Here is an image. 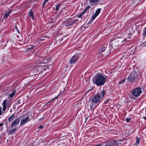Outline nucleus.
I'll return each mask as SVG.
<instances>
[{
  "label": "nucleus",
  "instance_id": "obj_1",
  "mask_svg": "<svg viewBox=\"0 0 146 146\" xmlns=\"http://www.w3.org/2000/svg\"><path fill=\"white\" fill-rule=\"evenodd\" d=\"M106 80V78L100 73H97L92 79L94 83L99 87H101L104 85L105 83Z\"/></svg>",
  "mask_w": 146,
  "mask_h": 146
},
{
  "label": "nucleus",
  "instance_id": "obj_2",
  "mask_svg": "<svg viewBox=\"0 0 146 146\" xmlns=\"http://www.w3.org/2000/svg\"><path fill=\"white\" fill-rule=\"evenodd\" d=\"M105 93V90H103L101 92H97L95 95H94L93 97L90 99L89 101L90 103L96 104L99 102L101 99L104 97Z\"/></svg>",
  "mask_w": 146,
  "mask_h": 146
},
{
  "label": "nucleus",
  "instance_id": "obj_3",
  "mask_svg": "<svg viewBox=\"0 0 146 146\" xmlns=\"http://www.w3.org/2000/svg\"><path fill=\"white\" fill-rule=\"evenodd\" d=\"M12 104V100L11 99H9V97H8L7 99H5L3 102L2 105L3 106L2 109L3 113H4L7 108H9L11 105Z\"/></svg>",
  "mask_w": 146,
  "mask_h": 146
},
{
  "label": "nucleus",
  "instance_id": "obj_4",
  "mask_svg": "<svg viewBox=\"0 0 146 146\" xmlns=\"http://www.w3.org/2000/svg\"><path fill=\"white\" fill-rule=\"evenodd\" d=\"M139 74V72H132L130 74L128 77V79L129 82L133 83L137 79L138 76Z\"/></svg>",
  "mask_w": 146,
  "mask_h": 146
},
{
  "label": "nucleus",
  "instance_id": "obj_5",
  "mask_svg": "<svg viewBox=\"0 0 146 146\" xmlns=\"http://www.w3.org/2000/svg\"><path fill=\"white\" fill-rule=\"evenodd\" d=\"M81 54L79 53H76L75 54L70 60L69 61L70 64H75L76 62L81 57Z\"/></svg>",
  "mask_w": 146,
  "mask_h": 146
},
{
  "label": "nucleus",
  "instance_id": "obj_6",
  "mask_svg": "<svg viewBox=\"0 0 146 146\" xmlns=\"http://www.w3.org/2000/svg\"><path fill=\"white\" fill-rule=\"evenodd\" d=\"M131 93L132 95L137 97L140 96L142 93V90L140 88L137 87L135 89L132 90Z\"/></svg>",
  "mask_w": 146,
  "mask_h": 146
},
{
  "label": "nucleus",
  "instance_id": "obj_7",
  "mask_svg": "<svg viewBox=\"0 0 146 146\" xmlns=\"http://www.w3.org/2000/svg\"><path fill=\"white\" fill-rule=\"evenodd\" d=\"M20 121V117H18L15 119L12 122L11 126V128H13L14 127L17 125L19 123Z\"/></svg>",
  "mask_w": 146,
  "mask_h": 146
},
{
  "label": "nucleus",
  "instance_id": "obj_8",
  "mask_svg": "<svg viewBox=\"0 0 146 146\" xmlns=\"http://www.w3.org/2000/svg\"><path fill=\"white\" fill-rule=\"evenodd\" d=\"M78 21V19H75L73 20H71L68 21L65 23L66 26V27H67L68 26L72 25L76 23Z\"/></svg>",
  "mask_w": 146,
  "mask_h": 146
},
{
  "label": "nucleus",
  "instance_id": "obj_9",
  "mask_svg": "<svg viewBox=\"0 0 146 146\" xmlns=\"http://www.w3.org/2000/svg\"><path fill=\"white\" fill-rule=\"evenodd\" d=\"M29 117H27L26 118L21 119L20 122V125L21 126H23L27 123L28 121H29Z\"/></svg>",
  "mask_w": 146,
  "mask_h": 146
},
{
  "label": "nucleus",
  "instance_id": "obj_10",
  "mask_svg": "<svg viewBox=\"0 0 146 146\" xmlns=\"http://www.w3.org/2000/svg\"><path fill=\"white\" fill-rule=\"evenodd\" d=\"M99 0H88L89 4L93 6L98 4Z\"/></svg>",
  "mask_w": 146,
  "mask_h": 146
},
{
  "label": "nucleus",
  "instance_id": "obj_11",
  "mask_svg": "<svg viewBox=\"0 0 146 146\" xmlns=\"http://www.w3.org/2000/svg\"><path fill=\"white\" fill-rule=\"evenodd\" d=\"M28 16L31 17L33 20H34V14L32 9H30L29 11Z\"/></svg>",
  "mask_w": 146,
  "mask_h": 146
},
{
  "label": "nucleus",
  "instance_id": "obj_12",
  "mask_svg": "<svg viewBox=\"0 0 146 146\" xmlns=\"http://www.w3.org/2000/svg\"><path fill=\"white\" fill-rule=\"evenodd\" d=\"M106 48V45L103 46L101 47L98 49V54H100L101 52H103L105 50Z\"/></svg>",
  "mask_w": 146,
  "mask_h": 146
},
{
  "label": "nucleus",
  "instance_id": "obj_13",
  "mask_svg": "<svg viewBox=\"0 0 146 146\" xmlns=\"http://www.w3.org/2000/svg\"><path fill=\"white\" fill-rule=\"evenodd\" d=\"M15 115L14 113H13L8 118L9 122L10 123L12 121L15 119Z\"/></svg>",
  "mask_w": 146,
  "mask_h": 146
},
{
  "label": "nucleus",
  "instance_id": "obj_14",
  "mask_svg": "<svg viewBox=\"0 0 146 146\" xmlns=\"http://www.w3.org/2000/svg\"><path fill=\"white\" fill-rule=\"evenodd\" d=\"M96 104L94 103H91L90 106V109L91 111H93L96 108Z\"/></svg>",
  "mask_w": 146,
  "mask_h": 146
},
{
  "label": "nucleus",
  "instance_id": "obj_15",
  "mask_svg": "<svg viewBox=\"0 0 146 146\" xmlns=\"http://www.w3.org/2000/svg\"><path fill=\"white\" fill-rule=\"evenodd\" d=\"M17 130V129L16 128H13L9 131V134L11 135L14 134L15 132Z\"/></svg>",
  "mask_w": 146,
  "mask_h": 146
},
{
  "label": "nucleus",
  "instance_id": "obj_16",
  "mask_svg": "<svg viewBox=\"0 0 146 146\" xmlns=\"http://www.w3.org/2000/svg\"><path fill=\"white\" fill-rule=\"evenodd\" d=\"M16 91H13L11 94H10L8 97H9V99H11L15 95Z\"/></svg>",
  "mask_w": 146,
  "mask_h": 146
},
{
  "label": "nucleus",
  "instance_id": "obj_17",
  "mask_svg": "<svg viewBox=\"0 0 146 146\" xmlns=\"http://www.w3.org/2000/svg\"><path fill=\"white\" fill-rule=\"evenodd\" d=\"M10 11H9V12H6L4 16V18L5 19H7L9 16L10 15Z\"/></svg>",
  "mask_w": 146,
  "mask_h": 146
},
{
  "label": "nucleus",
  "instance_id": "obj_18",
  "mask_svg": "<svg viewBox=\"0 0 146 146\" xmlns=\"http://www.w3.org/2000/svg\"><path fill=\"white\" fill-rule=\"evenodd\" d=\"M142 36L144 37H146V26L143 29Z\"/></svg>",
  "mask_w": 146,
  "mask_h": 146
},
{
  "label": "nucleus",
  "instance_id": "obj_19",
  "mask_svg": "<svg viewBox=\"0 0 146 146\" xmlns=\"http://www.w3.org/2000/svg\"><path fill=\"white\" fill-rule=\"evenodd\" d=\"M119 46L118 43L117 42H114L112 44V46L113 47L115 46V47H117Z\"/></svg>",
  "mask_w": 146,
  "mask_h": 146
},
{
  "label": "nucleus",
  "instance_id": "obj_20",
  "mask_svg": "<svg viewBox=\"0 0 146 146\" xmlns=\"http://www.w3.org/2000/svg\"><path fill=\"white\" fill-rule=\"evenodd\" d=\"M101 8L98 9L96 11L95 13L94 14L96 15V16H98L101 11Z\"/></svg>",
  "mask_w": 146,
  "mask_h": 146
},
{
  "label": "nucleus",
  "instance_id": "obj_21",
  "mask_svg": "<svg viewBox=\"0 0 146 146\" xmlns=\"http://www.w3.org/2000/svg\"><path fill=\"white\" fill-rule=\"evenodd\" d=\"M60 6V4H58L56 6L55 10L56 12H57L58 11Z\"/></svg>",
  "mask_w": 146,
  "mask_h": 146
},
{
  "label": "nucleus",
  "instance_id": "obj_22",
  "mask_svg": "<svg viewBox=\"0 0 146 146\" xmlns=\"http://www.w3.org/2000/svg\"><path fill=\"white\" fill-rule=\"evenodd\" d=\"M140 142V139L138 137H136V143L137 145Z\"/></svg>",
  "mask_w": 146,
  "mask_h": 146
},
{
  "label": "nucleus",
  "instance_id": "obj_23",
  "mask_svg": "<svg viewBox=\"0 0 146 146\" xmlns=\"http://www.w3.org/2000/svg\"><path fill=\"white\" fill-rule=\"evenodd\" d=\"M22 103L21 100H18L17 102L15 104H16L17 105H19Z\"/></svg>",
  "mask_w": 146,
  "mask_h": 146
},
{
  "label": "nucleus",
  "instance_id": "obj_24",
  "mask_svg": "<svg viewBox=\"0 0 146 146\" xmlns=\"http://www.w3.org/2000/svg\"><path fill=\"white\" fill-rule=\"evenodd\" d=\"M59 95H58V96H57L56 97H55L54 99H52V100H51V101H48V102H47V103H46V104H45L43 106V107H44L46 106V105L48 104L51 101H52V100H53L54 99H56L59 96Z\"/></svg>",
  "mask_w": 146,
  "mask_h": 146
},
{
  "label": "nucleus",
  "instance_id": "obj_25",
  "mask_svg": "<svg viewBox=\"0 0 146 146\" xmlns=\"http://www.w3.org/2000/svg\"><path fill=\"white\" fill-rule=\"evenodd\" d=\"M38 69V68H37L34 69L33 72H35V73H34V74H36L37 73L39 72V71H38H38L37 70Z\"/></svg>",
  "mask_w": 146,
  "mask_h": 146
},
{
  "label": "nucleus",
  "instance_id": "obj_26",
  "mask_svg": "<svg viewBox=\"0 0 146 146\" xmlns=\"http://www.w3.org/2000/svg\"><path fill=\"white\" fill-rule=\"evenodd\" d=\"M35 47V46L33 45H31L30 46V47L28 48H27V51L29 50H30L31 49H32L33 48Z\"/></svg>",
  "mask_w": 146,
  "mask_h": 146
},
{
  "label": "nucleus",
  "instance_id": "obj_27",
  "mask_svg": "<svg viewBox=\"0 0 146 146\" xmlns=\"http://www.w3.org/2000/svg\"><path fill=\"white\" fill-rule=\"evenodd\" d=\"M90 7V6L89 5L86 7L84 10L86 12V11L88 10Z\"/></svg>",
  "mask_w": 146,
  "mask_h": 146
},
{
  "label": "nucleus",
  "instance_id": "obj_28",
  "mask_svg": "<svg viewBox=\"0 0 146 146\" xmlns=\"http://www.w3.org/2000/svg\"><path fill=\"white\" fill-rule=\"evenodd\" d=\"M49 0H45L43 2L42 4V6L43 7L45 5L46 3Z\"/></svg>",
  "mask_w": 146,
  "mask_h": 146
},
{
  "label": "nucleus",
  "instance_id": "obj_29",
  "mask_svg": "<svg viewBox=\"0 0 146 146\" xmlns=\"http://www.w3.org/2000/svg\"><path fill=\"white\" fill-rule=\"evenodd\" d=\"M97 17V16H96L95 14H94V15L92 16L91 19L92 20V21L94 20Z\"/></svg>",
  "mask_w": 146,
  "mask_h": 146
},
{
  "label": "nucleus",
  "instance_id": "obj_30",
  "mask_svg": "<svg viewBox=\"0 0 146 146\" xmlns=\"http://www.w3.org/2000/svg\"><path fill=\"white\" fill-rule=\"evenodd\" d=\"M127 42V39L124 38V39L122 41V42L123 44H125Z\"/></svg>",
  "mask_w": 146,
  "mask_h": 146
},
{
  "label": "nucleus",
  "instance_id": "obj_31",
  "mask_svg": "<svg viewBox=\"0 0 146 146\" xmlns=\"http://www.w3.org/2000/svg\"><path fill=\"white\" fill-rule=\"evenodd\" d=\"M132 36V34L131 33H129L128 34V37L129 38H131V36Z\"/></svg>",
  "mask_w": 146,
  "mask_h": 146
},
{
  "label": "nucleus",
  "instance_id": "obj_32",
  "mask_svg": "<svg viewBox=\"0 0 146 146\" xmlns=\"http://www.w3.org/2000/svg\"><path fill=\"white\" fill-rule=\"evenodd\" d=\"M125 80H124V79L122 80H121L119 82V84H121L123 83V82H125Z\"/></svg>",
  "mask_w": 146,
  "mask_h": 146
},
{
  "label": "nucleus",
  "instance_id": "obj_33",
  "mask_svg": "<svg viewBox=\"0 0 146 146\" xmlns=\"http://www.w3.org/2000/svg\"><path fill=\"white\" fill-rule=\"evenodd\" d=\"M126 120L127 123H129L131 119L127 117L126 118Z\"/></svg>",
  "mask_w": 146,
  "mask_h": 146
},
{
  "label": "nucleus",
  "instance_id": "obj_34",
  "mask_svg": "<svg viewBox=\"0 0 146 146\" xmlns=\"http://www.w3.org/2000/svg\"><path fill=\"white\" fill-rule=\"evenodd\" d=\"M110 100V98H109V99H108L107 100H106L105 102V103H106V104H107L109 102Z\"/></svg>",
  "mask_w": 146,
  "mask_h": 146
},
{
  "label": "nucleus",
  "instance_id": "obj_35",
  "mask_svg": "<svg viewBox=\"0 0 146 146\" xmlns=\"http://www.w3.org/2000/svg\"><path fill=\"white\" fill-rule=\"evenodd\" d=\"M86 13V12L84 10L80 14H81V15L82 16L85 13Z\"/></svg>",
  "mask_w": 146,
  "mask_h": 146
},
{
  "label": "nucleus",
  "instance_id": "obj_36",
  "mask_svg": "<svg viewBox=\"0 0 146 146\" xmlns=\"http://www.w3.org/2000/svg\"><path fill=\"white\" fill-rule=\"evenodd\" d=\"M1 109L2 108L1 107H0V115H1L2 114Z\"/></svg>",
  "mask_w": 146,
  "mask_h": 146
},
{
  "label": "nucleus",
  "instance_id": "obj_37",
  "mask_svg": "<svg viewBox=\"0 0 146 146\" xmlns=\"http://www.w3.org/2000/svg\"><path fill=\"white\" fill-rule=\"evenodd\" d=\"M92 90V89H90V90L87 91V92H86V94H87V93H88L90 91H91V90Z\"/></svg>",
  "mask_w": 146,
  "mask_h": 146
},
{
  "label": "nucleus",
  "instance_id": "obj_38",
  "mask_svg": "<svg viewBox=\"0 0 146 146\" xmlns=\"http://www.w3.org/2000/svg\"><path fill=\"white\" fill-rule=\"evenodd\" d=\"M40 129H42L43 128V126L42 125H40L39 127Z\"/></svg>",
  "mask_w": 146,
  "mask_h": 146
},
{
  "label": "nucleus",
  "instance_id": "obj_39",
  "mask_svg": "<svg viewBox=\"0 0 146 146\" xmlns=\"http://www.w3.org/2000/svg\"><path fill=\"white\" fill-rule=\"evenodd\" d=\"M82 16L81 15V14H80L78 16V18L80 17H82Z\"/></svg>",
  "mask_w": 146,
  "mask_h": 146
},
{
  "label": "nucleus",
  "instance_id": "obj_40",
  "mask_svg": "<svg viewBox=\"0 0 146 146\" xmlns=\"http://www.w3.org/2000/svg\"><path fill=\"white\" fill-rule=\"evenodd\" d=\"M3 123H0V127L1 126H3Z\"/></svg>",
  "mask_w": 146,
  "mask_h": 146
},
{
  "label": "nucleus",
  "instance_id": "obj_41",
  "mask_svg": "<svg viewBox=\"0 0 146 146\" xmlns=\"http://www.w3.org/2000/svg\"><path fill=\"white\" fill-rule=\"evenodd\" d=\"M143 119L146 121V117L144 116L143 117Z\"/></svg>",
  "mask_w": 146,
  "mask_h": 146
},
{
  "label": "nucleus",
  "instance_id": "obj_42",
  "mask_svg": "<svg viewBox=\"0 0 146 146\" xmlns=\"http://www.w3.org/2000/svg\"><path fill=\"white\" fill-rule=\"evenodd\" d=\"M88 117L86 118V120L87 119H88Z\"/></svg>",
  "mask_w": 146,
  "mask_h": 146
},
{
  "label": "nucleus",
  "instance_id": "obj_43",
  "mask_svg": "<svg viewBox=\"0 0 146 146\" xmlns=\"http://www.w3.org/2000/svg\"><path fill=\"white\" fill-rule=\"evenodd\" d=\"M50 22H51V23H53V22L52 21H50Z\"/></svg>",
  "mask_w": 146,
  "mask_h": 146
},
{
  "label": "nucleus",
  "instance_id": "obj_44",
  "mask_svg": "<svg viewBox=\"0 0 146 146\" xmlns=\"http://www.w3.org/2000/svg\"><path fill=\"white\" fill-rule=\"evenodd\" d=\"M15 27L16 29V26Z\"/></svg>",
  "mask_w": 146,
  "mask_h": 146
}]
</instances>
